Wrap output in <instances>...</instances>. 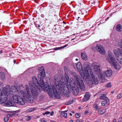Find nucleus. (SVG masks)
Segmentation results:
<instances>
[{
    "mask_svg": "<svg viewBox=\"0 0 122 122\" xmlns=\"http://www.w3.org/2000/svg\"><path fill=\"white\" fill-rule=\"evenodd\" d=\"M74 78L77 81V86H79L82 91H84L86 89L85 85L83 81L79 75H76Z\"/></svg>",
    "mask_w": 122,
    "mask_h": 122,
    "instance_id": "6",
    "label": "nucleus"
},
{
    "mask_svg": "<svg viewBox=\"0 0 122 122\" xmlns=\"http://www.w3.org/2000/svg\"><path fill=\"white\" fill-rule=\"evenodd\" d=\"M106 95L105 94H100L99 95L100 98L104 100L108 99V98L105 96Z\"/></svg>",
    "mask_w": 122,
    "mask_h": 122,
    "instance_id": "22",
    "label": "nucleus"
},
{
    "mask_svg": "<svg viewBox=\"0 0 122 122\" xmlns=\"http://www.w3.org/2000/svg\"><path fill=\"white\" fill-rule=\"evenodd\" d=\"M122 121V118L121 117H120L118 119V120L117 122H121Z\"/></svg>",
    "mask_w": 122,
    "mask_h": 122,
    "instance_id": "40",
    "label": "nucleus"
},
{
    "mask_svg": "<svg viewBox=\"0 0 122 122\" xmlns=\"http://www.w3.org/2000/svg\"><path fill=\"white\" fill-rule=\"evenodd\" d=\"M39 71L40 74L39 73L40 76V79L39 82V90L41 91L43 90L45 92H47L50 97H52L53 95L55 97L58 99H60L61 97L60 95L58 94V92L55 88H52L53 92L51 88L47 82L44 83L43 79L44 78L45 76V70L43 66L41 67Z\"/></svg>",
    "mask_w": 122,
    "mask_h": 122,
    "instance_id": "1",
    "label": "nucleus"
},
{
    "mask_svg": "<svg viewBox=\"0 0 122 122\" xmlns=\"http://www.w3.org/2000/svg\"><path fill=\"white\" fill-rule=\"evenodd\" d=\"M116 119H114L113 120V122H116Z\"/></svg>",
    "mask_w": 122,
    "mask_h": 122,
    "instance_id": "46",
    "label": "nucleus"
},
{
    "mask_svg": "<svg viewBox=\"0 0 122 122\" xmlns=\"http://www.w3.org/2000/svg\"><path fill=\"white\" fill-rule=\"evenodd\" d=\"M118 61L121 64H122V55H118L116 57Z\"/></svg>",
    "mask_w": 122,
    "mask_h": 122,
    "instance_id": "21",
    "label": "nucleus"
},
{
    "mask_svg": "<svg viewBox=\"0 0 122 122\" xmlns=\"http://www.w3.org/2000/svg\"><path fill=\"white\" fill-rule=\"evenodd\" d=\"M72 87V92L73 94L75 95H77L79 91V88H80L77 85L76 87L73 86Z\"/></svg>",
    "mask_w": 122,
    "mask_h": 122,
    "instance_id": "15",
    "label": "nucleus"
},
{
    "mask_svg": "<svg viewBox=\"0 0 122 122\" xmlns=\"http://www.w3.org/2000/svg\"><path fill=\"white\" fill-rule=\"evenodd\" d=\"M95 122H99L98 121H95Z\"/></svg>",
    "mask_w": 122,
    "mask_h": 122,
    "instance_id": "64",
    "label": "nucleus"
},
{
    "mask_svg": "<svg viewBox=\"0 0 122 122\" xmlns=\"http://www.w3.org/2000/svg\"><path fill=\"white\" fill-rule=\"evenodd\" d=\"M81 56L82 59L85 61H86L87 58V55L85 53H82L81 54Z\"/></svg>",
    "mask_w": 122,
    "mask_h": 122,
    "instance_id": "23",
    "label": "nucleus"
},
{
    "mask_svg": "<svg viewBox=\"0 0 122 122\" xmlns=\"http://www.w3.org/2000/svg\"><path fill=\"white\" fill-rule=\"evenodd\" d=\"M111 92L112 93H113L114 92V91H112Z\"/></svg>",
    "mask_w": 122,
    "mask_h": 122,
    "instance_id": "56",
    "label": "nucleus"
},
{
    "mask_svg": "<svg viewBox=\"0 0 122 122\" xmlns=\"http://www.w3.org/2000/svg\"><path fill=\"white\" fill-rule=\"evenodd\" d=\"M61 48H62L61 47H58L57 48H54V49L55 50H59L60 49H61Z\"/></svg>",
    "mask_w": 122,
    "mask_h": 122,
    "instance_id": "43",
    "label": "nucleus"
},
{
    "mask_svg": "<svg viewBox=\"0 0 122 122\" xmlns=\"http://www.w3.org/2000/svg\"><path fill=\"white\" fill-rule=\"evenodd\" d=\"M76 122H80V121L79 119H78L76 120Z\"/></svg>",
    "mask_w": 122,
    "mask_h": 122,
    "instance_id": "47",
    "label": "nucleus"
},
{
    "mask_svg": "<svg viewBox=\"0 0 122 122\" xmlns=\"http://www.w3.org/2000/svg\"><path fill=\"white\" fill-rule=\"evenodd\" d=\"M75 116L77 118H79L80 117L79 114L78 113H76L75 114Z\"/></svg>",
    "mask_w": 122,
    "mask_h": 122,
    "instance_id": "42",
    "label": "nucleus"
},
{
    "mask_svg": "<svg viewBox=\"0 0 122 122\" xmlns=\"http://www.w3.org/2000/svg\"><path fill=\"white\" fill-rule=\"evenodd\" d=\"M70 122H73V121L72 120H71L70 121Z\"/></svg>",
    "mask_w": 122,
    "mask_h": 122,
    "instance_id": "51",
    "label": "nucleus"
},
{
    "mask_svg": "<svg viewBox=\"0 0 122 122\" xmlns=\"http://www.w3.org/2000/svg\"><path fill=\"white\" fill-rule=\"evenodd\" d=\"M81 109V107H79V109L80 110V109Z\"/></svg>",
    "mask_w": 122,
    "mask_h": 122,
    "instance_id": "55",
    "label": "nucleus"
},
{
    "mask_svg": "<svg viewBox=\"0 0 122 122\" xmlns=\"http://www.w3.org/2000/svg\"><path fill=\"white\" fill-rule=\"evenodd\" d=\"M81 77L82 78L83 80L86 81L87 84L90 87H92L93 86V83L92 80H91V77L89 74L88 73H87L83 74V76L82 75Z\"/></svg>",
    "mask_w": 122,
    "mask_h": 122,
    "instance_id": "7",
    "label": "nucleus"
},
{
    "mask_svg": "<svg viewBox=\"0 0 122 122\" xmlns=\"http://www.w3.org/2000/svg\"><path fill=\"white\" fill-rule=\"evenodd\" d=\"M50 112L49 111H46L45 113H43V115H44L45 114H48L50 113Z\"/></svg>",
    "mask_w": 122,
    "mask_h": 122,
    "instance_id": "39",
    "label": "nucleus"
},
{
    "mask_svg": "<svg viewBox=\"0 0 122 122\" xmlns=\"http://www.w3.org/2000/svg\"><path fill=\"white\" fill-rule=\"evenodd\" d=\"M93 107L94 109L97 110H98L100 109L98 106L96 104H93Z\"/></svg>",
    "mask_w": 122,
    "mask_h": 122,
    "instance_id": "28",
    "label": "nucleus"
},
{
    "mask_svg": "<svg viewBox=\"0 0 122 122\" xmlns=\"http://www.w3.org/2000/svg\"><path fill=\"white\" fill-rule=\"evenodd\" d=\"M122 97V95L121 94H120L118 95L117 97V98L118 99H119L120 98Z\"/></svg>",
    "mask_w": 122,
    "mask_h": 122,
    "instance_id": "38",
    "label": "nucleus"
},
{
    "mask_svg": "<svg viewBox=\"0 0 122 122\" xmlns=\"http://www.w3.org/2000/svg\"><path fill=\"white\" fill-rule=\"evenodd\" d=\"M81 3H79L78 4V5L79 6H80V5H81Z\"/></svg>",
    "mask_w": 122,
    "mask_h": 122,
    "instance_id": "48",
    "label": "nucleus"
},
{
    "mask_svg": "<svg viewBox=\"0 0 122 122\" xmlns=\"http://www.w3.org/2000/svg\"><path fill=\"white\" fill-rule=\"evenodd\" d=\"M88 113H89V112H88V111H86L84 112V113L85 114H88Z\"/></svg>",
    "mask_w": 122,
    "mask_h": 122,
    "instance_id": "44",
    "label": "nucleus"
},
{
    "mask_svg": "<svg viewBox=\"0 0 122 122\" xmlns=\"http://www.w3.org/2000/svg\"><path fill=\"white\" fill-rule=\"evenodd\" d=\"M75 84L73 78H71L69 80L68 75L65 74L64 77L61 78L58 85L61 91L63 93L66 97H68L71 92V87L74 86Z\"/></svg>",
    "mask_w": 122,
    "mask_h": 122,
    "instance_id": "2",
    "label": "nucleus"
},
{
    "mask_svg": "<svg viewBox=\"0 0 122 122\" xmlns=\"http://www.w3.org/2000/svg\"><path fill=\"white\" fill-rule=\"evenodd\" d=\"M118 45L119 47L121 48H122V45L121 44L120 42H118Z\"/></svg>",
    "mask_w": 122,
    "mask_h": 122,
    "instance_id": "41",
    "label": "nucleus"
},
{
    "mask_svg": "<svg viewBox=\"0 0 122 122\" xmlns=\"http://www.w3.org/2000/svg\"><path fill=\"white\" fill-rule=\"evenodd\" d=\"M26 117V120L28 121L30 120L31 118V117L30 116H27Z\"/></svg>",
    "mask_w": 122,
    "mask_h": 122,
    "instance_id": "33",
    "label": "nucleus"
},
{
    "mask_svg": "<svg viewBox=\"0 0 122 122\" xmlns=\"http://www.w3.org/2000/svg\"><path fill=\"white\" fill-rule=\"evenodd\" d=\"M2 50H0V54L2 53Z\"/></svg>",
    "mask_w": 122,
    "mask_h": 122,
    "instance_id": "50",
    "label": "nucleus"
},
{
    "mask_svg": "<svg viewBox=\"0 0 122 122\" xmlns=\"http://www.w3.org/2000/svg\"><path fill=\"white\" fill-rule=\"evenodd\" d=\"M36 109L35 108H32L28 109L27 111V112H31Z\"/></svg>",
    "mask_w": 122,
    "mask_h": 122,
    "instance_id": "32",
    "label": "nucleus"
},
{
    "mask_svg": "<svg viewBox=\"0 0 122 122\" xmlns=\"http://www.w3.org/2000/svg\"><path fill=\"white\" fill-rule=\"evenodd\" d=\"M44 96L43 95H41L40 96L39 98L41 100H42Z\"/></svg>",
    "mask_w": 122,
    "mask_h": 122,
    "instance_id": "36",
    "label": "nucleus"
},
{
    "mask_svg": "<svg viewBox=\"0 0 122 122\" xmlns=\"http://www.w3.org/2000/svg\"><path fill=\"white\" fill-rule=\"evenodd\" d=\"M5 78V73L3 72H0V79L1 80H4Z\"/></svg>",
    "mask_w": 122,
    "mask_h": 122,
    "instance_id": "18",
    "label": "nucleus"
},
{
    "mask_svg": "<svg viewBox=\"0 0 122 122\" xmlns=\"http://www.w3.org/2000/svg\"><path fill=\"white\" fill-rule=\"evenodd\" d=\"M112 70H107L105 71H104L103 72V74L104 76L107 77L109 78L111 77L112 75Z\"/></svg>",
    "mask_w": 122,
    "mask_h": 122,
    "instance_id": "12",
    "label": "nucleus"
},
{
    "mask_svg": "<svg viewBox=\"0 0 122 122\" xmlns=\"http://www.w3.org/2000/svg\"><path fill=\"white\" fill-rule=\"evenodd\" d=\"M110 62L112 64L114 68L116 69L119 70L120 68V66L118 65L117 63L116 62L115 59Z\"/></svg>",
    "mask_w": 122,
    "mask_h": 122,
    "instance_id": "16",
    "label": "nucleus"
},
{
    "mask_svg": "<svg viewBox=\"0 0 122 122\" xmlns=\"http://www.w3.org/2000/svg\"><path fill=\"white\" fill-rule=\"evenodd\" d=\"M94 70L97 72L98 73H99L100 71V66L99 65H96L94 66Z\"/></svg>",
    "mask_w": 122,
    "mask_h": 122,
    "instance_id": "20",
    "label": "nucleus"
},
{
    "mask_svg": "<svg viewBox=\"0 0 122 122\" xmlns=\"http://www.w3.org/2000/svg\"><path fill=\"white\" fill-rule=\"evenodd\" d=\"M15 101L16 102V103L22 105H24L26 102L25 99H23L20 97H19L17 101Z\"/></svg>",
    "mask_w": 122,
    "mask_h": 122,
    "instance_id": "13",
    "label": "nucleus"
},
{
    "mask_svg": "<svg viewBox=\"0 0 122 122\" xmlns=\"http://www.w3.org/2000/svg\"><path fill=\"white\" fill-rule=\"evenodd\" d=\"M14 62L15 63L16 62V60H14Z\"/></svg>",
    "mask_w": 122,
    "mask_h": 122,
    "instance_id": "54",
    "label": "nucleus"
},
{
    "mask_svg": "<svg viewBox=\"0 0 122 122\" xmlns=\"http://www.w3.org/2000/svg\"><path fill=\"white\" fill-rule=\"evenodd\" d=\"M76 61H78V59H76Z\"/></svg>",
    "mask_w": 122,
    "mask_h": 122,
    "instance_id": "62",
    "label": "nucleus"
},
{
    "mask_svg": "<svg viewBox=\"0 0 122 122\" xmlns=\"http://www.w3.org/2000/svg\"><path fill=\"white\" fill-rule=\"evenodd\" d=\"M42 122H46L45 120H43L42 121Z\"/></svg>",
    "mask_w": 122,
    "mask_h": 122,
    "instance_id": "57",
    "label": "nucleus"
},
{
    "mask_svg": "<svg viewBox=\"0 0 122 122\" xmlns=\"http://www.w3.org/2000/svg\"><path fill=\"white\" fill-rule=\"evenodd\" d=\"M109 99L105 100L104 101L102 102H101L102 104V106H105L106 104H109Z\"/></svg>",
    "mask_w": 122,
    "mask_h": 122,
    "instance_id": "19",
    "label": "nucleus"
},
{
    "mask_svg": "<svg viewBox=\"0 0 122 122\" xmlns=\"http://www.w3.org/2000/svg\"><path fill=\"white\" fill-rule=\"evenodd\" d=\"M9 89H8V93L9 92L8 96L10 97L12 96L14 92L18 93L25 98L28 99L30 98L31 97L29 89L27 85H25L24 86H23V85H21L17 87V88L15 86H12Z\"/></svg>",
    "mask_w": 122,
    "mask_h": 122,
    "instance_id": "3",
    "label": "nucleus"
},
{
    "mask_svg": "<svg viewBox=\"0 0 122 122\" xmlns=\"http://www.w3.org/2000/svg\"><path fill=\"white\" fill-rule=\"evenodd\" d=\"M66 68V66L65 67H64V70H67V68L65 69Z\"/></svg>",
    "mask_w": 122,
    "mask_h": 122,
    "instance_id": "52",
    "label": "nucleus"
},
{
    "mask_svg": "<svg viewBox=\"0 0 122 122\" xmlns=\"http://www.w3.org/2000/svg\"><path fill=\"white\" fill-rule=\"evenodd\" d=\"M96 48L97 51L102 54H105V51L102 46L100 45H97L96 47Z\"/></svg>",
    "mask_w": 122,
    "mask_h": 122,
    "instance_id": "11",
    "label": "nucleus"
},
{
    "mask_svg": "<svg viewBox=\"0 0 122 122\" xmlns=\"http://www.w3.org/2000/svg\"><path fill=\"white\" fill-rule=\"evenodd\" d=\"M118 49L119 50V51H121V50L120 49Z\"/></svg>",
    "mask_w": 122,
    "mask_h": 122,
    "instance_id": "61",
    "label": "nucleus"
},
{
    "mask_svg": "<svg viewBox=\"0 0 122 122\" xmlns=\"http://www.w3.org/2000/svg\"><path fill=\"white\" fill-rule=\"evenodd\" d=\"M61 115L62 117H64L65 118L67 117V114L66 113H65L64 112H62L61 114Z\"/></svg>",
    "mask_w": 122,
    "mask_h": 122,
    "instance_id": "31",
    "label": "nucleus"
},
{
    "mask_svg": "<svg viewBox=\"0 0 122 122\" xmlns=\"http://www.w3.org/2000/svg\"><path fill=\"white\" fill-rule=\"evenodd\" d=\"M80 21L81 22H83V20H81Z\"/></svg>",
    "mask_w": 122,
    "mask_h": 122,
    "instance_id": "58",
    "label": "nucleus"
},
{
    "mask_svg": "<svg viewBox=\"0 0 122 122\" xmlns=\"http://www.w3.org/2000/svg\"><path fill=\"white\" fill-rule=\"evenodd\" d=\"M67 103H68L67 104H66L68 105H70V104H71V103H70L69 102H68Z\"/></svg>",
    "mask_w": 122,
    "mask_h": 122,
    "instance_id": "49",
    "label": "nucleus"
},
{
    "mask_svg": "<svg viewBox=\"0 0 122 122\" xmlns=\"http://www.w3.org/2000/svg\"><path fill=\"white\" fill-rule=\"evenodd\" d=\"M76 66L78 70H81L82 68V65L80 62H79L78 63L76 64Z\"/></svg>",
    "mask_w": 122,
    "mask_h": 122,
    "instance_id": "25",
    "label": "nucleus"
},
{
    "mask_svg": "<svg viewBox=\"0 0 122 122\" xmlns=\"http://www.w3.org/2000/svg\"><path fill=\"white\" fill-rule=\"evenodd\" d=\"M70 73L71 75L72 76V77L74 78L77 75L75 72L73 71H70Z\"/></svg>",
    "mask_w": 122,
    "mask_h": 122,
    "instance_id": "29",
    "label": "nucleus"
},
{
    "mask_svg": "<svg viewBox=\"0 0 122 122\" xmlns=\"http://www.w3.org/2000/svg\"><path fill=\"white\" fill-rule=\"evenodd\" d=\"M9 98L11 100L12 103H14L15 104V106H16L15 103L16 102V101H17L19 98L18 96L16 94V93L14 92L12 96L10 97V96H8Z\"/></svg>",
    "mask_w": 122,
    "mask_h": 122,
    "instance_id": "9",
    "label": "nucleus"
},
{
    "mask_svg": "<svg viewBox=\"0 0 122 122\" xmlns=\"http://www.w3.org/2000/svg\"><path fill=\"white\" fill-rule=\"evenodd\" d=\"M81 122H84V121L83 120H81Z\"/></svg>",
    "mask_w": 122,
    "mask_h": 122,
    "instance_id": "60",
    "label": "nucleus"
},
{
    "mask_svg": "<svg viewBox=\"0 0 122 122\" xmlns=\"http://www.w3.org/2000/svg\"><path fill=\"white\" fill-rule=\"evenodd\" d=\"M121 43H122V39H121Z\"/></svg>",
    "mask_w": 122,
    "mask_h": 122,
    "instance_id": "63",
    "label": "nucleus"
},
{
    "mask_svg": "<svg viewBox=\"0 0 122 122\" xmlns=\"http://www.w3.org/2000/svg\"><path fill=\"white\" fill-rule=\"evenodd\" d=\"M113 52L116 57H117L118 55H119L118 54V52L115 49L113 51Z\"/></svg>",
    "mask_w": 122,
    "mask_h": 122,
    "instance_id": "30",
    "label": "nucleus"
},
{
    "mask_svg": "<svg viewBox=\"0 0 122 122\" xmlns=\"http://www.w3.org/2000/svg\"><path fill=\"white\" fill-rule=\"evenodd\" d=\"M9 118L8 117H5L4 118V120L5 122H7L9 120Z\"/></svg>",
    "mask_w": 122,
    "mask_h": 122,
    "instance_id": "35",
    "label": "nucleus"
},
{
    "mask_svg": "<svg viewBox=\"0 0 122 122\" xmlns=\"http://www.w3.org/2000/svg\"><path fill=\"white\" fill-rule=\"evenodd\" d=\"M108 53L109 57L108 56L106 57L107 60L109 62L114 60L115 59V58L114 57L113 53L111 52L110 51H108Z\"/></svg>",
    "mask_w": 122,
    "mask_h": 122,
    "instance_id": "10",
    "label": "nucleus"
},
{
    "mask_svg": "<svg viewBox=\"0 0 122 122\" xmlns=\"http://www.w3.org/2000/svg\"><path fill=\"white\" fill-rule=\"evenodd\" d=\"M90 74L92 78V81L93 84L95 85L97 84L98 81L97 77L94 76L92 73H91Z\"/></svg>",
    "mask_w": 122,
    "mask_h": 122,
    "instance_id": "14",
    "label": "nucleus"
},
{
    "mask_svg": "<svg viewBox=\"0 0 122 122\" xmlns=\"http://www.w3.org/2000/svg\"><path fill=\"white\" fill-rule=\"evenodd\" d=\"M54 114V113L53 112H52L50 114V115L51 116H53V115Z\"/></svg>",
    "mask_w": 122,
    "mask_h": 122,
    "instance_id": "45",
    "label": "nucleus"
},
{
    "mask_svg": "<svg viewBox=\"0 0 122 122\" xmlns=\"http://www.w3.org/2000/svg\"><path fill=\"white\" fill-rule=\"evenodd\" d=\"M33 82L30 81L29 82V86L30 88L31 92L32 95L35 98L37 97L38 95V81L36 77L33 76L32 77Z\"/></svg>",
    "mask_w": 122,
    "mask_h": 122,
    "instance_id": "5",
    "label": "nucleus"
},
{
    "mask_svg": "<svg viewBox=\"0 0 122 122\" xmlns=\"http://www.w3.org/2000/svg\"><path fill=\"white\" fill-rule=\"evenodd\" d=\"M83 67L85 71V72L84 74L88 73L89 74V72H90V74L92 73L91 68L90 67V64L89 63L86 61H85L83 64Z\"/></svg>",
    "mask_w": 122,
    "mask_h": 122,
    "instance_id": "8",
    "label": "nucleus"
},
{
    "mask_svg": "<svg viewBox=\"0 0 122 122\" xmlns=\"http://www.w3.org/2000/svg\"><path fill=\"white\" fill-rule=\"evenodd\" d=\"M10 88V86L7 85L5 87L0 96V104L5 103L6 106L10 107V106H15V104L12 103L10 100H8V89Z\"/></svg>",
    "mask_w": 122,
    "mask_h": 122,
    "instance_id": "4",
    "label": "nucleus"
},
{
    "mask_svg": "<svg viewBox=\"0 0 122 122\" xmlns=\"http://www.w3.org/2000/svg\"><path fill=\"white\" fill-rule=\"evenodd\" d=\"M71 112L72 113H74V112L73 111H72Z\"/></svg>",
    "mask_w": 122,
    "mask_h": 122,
    "instance_id": "59",
    "label": "nucleus"
},
{
    "mask_svg": "<svg viewBox=\"0 0 122 122\" xmlns=\"http://www.w3.org/2000/svg\"><path fill=\"white\" fill-rule=\"evenodd\" d=\"M12 116V114H8L7 115V117H8L9 118L11 117Z\"/></svg>",
    "mask_w": 122,
    "mask_h": 122,
    "instance_id": "37",
    "label": "nucleus"
},
{
    "mask_svg": "<svg viewBox=\"0 0 122 122\" xmlns=\"http://www.w3.org/2000/svg\"><path fill=\"white\" fill-rule=\"evenodd\" d=\"M116 30L120 32L122 31V28L120 24H118L116 28Z\"/></svg>",
    "mask_w": 122,
    "mask_h": 122,
    "instance_id": "24",
    "label": "nucleus"
},
{
    "mask_svg": "<svg viewBox=\"0 0 122 122\" xmlns=\"http://www.w3.org/2000/svg\"><path fill=\"white\" fill-rule=\"evenodd\" d=\"M98 78L100 79L103 80L104 81V77L103 75L102 74H99L98 75Z\"/></svg>",
    "mask_w": 122,
    "mask_h": 122,
    "instance_id": "26",
    "label": "nucleus"
},
{
    "mask_svg": "<svg viewBox=\"0 0 122 122\" xmlns=\"http://www.w3.org/2000/svg\"><path fill=\"white\" fill-rule=\"evenodd\" d=\"M69 114L70 116H71L72 115V114L71 113H70Z\"/></svg>",
    "mask_w": 122,
    "mask_h": 122,
    "instance_id": "53",
    "label": "nucleus"
},
{
    "mask_svg": "<svg viewBox=\"0 0 122 122\" xmlns=\"http://www.w3.org/2000/svg\"><path fill=\"white\" fill-rule=\"evenodd\" d=\"M90 97V95L88 92H87L85 95L84 97H83L82 100L83 102H84L88 100Z\"/></svg>",
    "mask_w": 122,
    "mask_h": 122,
    "instance_id": "17",
    "label": "nucleus"
},
{
    "mask_svg": "<svg viewBox=\"0 0 122 122\" xmlns=\"http://www.w3.org/2000/svg\"><path fill=\"white\" fill-rule=\"evenodd\" d=\"M111 83L110 82L109 83L107 84L106 85V86L107 87H110L111 86Z\"/></svg>",
    "mask_w": 122,
    "mask_h": 122,
    "instance_id": "34",
    "label": "nucleus"
},
{
    "mask_svg": "<svg viewBox=\"0 0 122 122\" xmlns=\"http://www.w3.org/2000/svg\"><path fill=\"white\" fill-rule=\"evenodd\" d=\"M106 112V110H99L98 112V113L100 115H102L103 113L105 112Z\"/></svg>",
    "mask_w": 122,
    "mask_h": 122,
    "instance_id": "27",
    "label": "nucleus"
}]
</instances>
